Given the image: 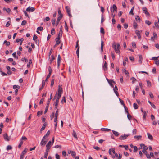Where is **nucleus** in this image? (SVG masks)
Here are the masks:
<instances>
[{
	"instance_id": "1",
	"label": "nucleus",
	"mask_w": 159,
	"mask_h": 159,
	"mask_svg": "<svg viewBox=\"0 0 159 159\" xmlns=\"http://www.w3.org/2000/svg\"><path fill=\"white\" fill-rule=\"evenodd\" d=\"M142 148H143V150H142L143 152L145 154H146L147 153L146 150L148 149V147L146 146L144 144L142 143L140 144V147L139 148V149Z\"/></svg>"
},
{
	"instance_id": "2",
	"label": "nucleus",
	"mask_w": 159,
	"mask_h": 159,
	"mask_svg": "<svg viewBox=\"0 0 159 159\" xmlns=\"http://www.w3.org/2000/svg\"><path fill=\"white\" fill-rule=\"evenodd\" d=\"M66 12L69 16L71 17L72 16L70 12V8L68 6L66 7Z\"/></svg>"
},
{
	"instance_id": "3",
	"label": "nucleus",
	"mask_w": 159,
	"mask_h": 159,
	"mask_svg": "<svg viewBox=\"0 0 159 159\" xmlns=\"http://www.w3.org/2000/svg\"><path fill=\"white\" fill-rule=\"evenodd\" d=\"M129 135V134H124L120 136L119 139L120 140H124L126 139Z\"/></svg>"
},
{
	"instance_id": "4",
	"label": "nucleus",
	"mask_w": 159,
	"mask_h": 159,
	"mask_svg": "<svg viewBox=\"0 0 159 159\" xmlns=\"http://www.w3.org/2000/svg\"><path fill=\"white\" fill-rule=\"evenodd\" d=\"M27 152V149L25 148L24 151H22L21 155L20 156V158H23L24 155Z\"/></svg>"
},
{
	"instance_id": "5",
	"label": "nucleus",
	"mask_w": 159,
	"mask_h": 159,
	"mask_svg": "<svg viewBox=\"0 0 159 159\" xmlns=\"http://www.w3.org/2000/svg\"><path fill=\"white\" fill-rule=\"evenodd\" d=\"M35 10L34 7H28L26 9V11L29 12H33Z\"/></svg>"
},
{
	"instance_id": "6",
	"label": "nucleus",
	"mask_w": 159,
	"mask_h": 159,
	"mask_svg": "<svg viewBox=\"0 0 159 159\" xmlns=\"http://www.w3.org/2000/svg\"><path fill=\"white\" fill-rule=\"evenodd\" d=\"M135 33L138 36L139 39H140L141 36L140 35V32L139 30H137L135 31Z\"/></svg>"
},
{
	"instance_id": "7",
	"label": "nucleus",
	"mask_w": 159,
	"mask_h": 159,
	"mask_svg": "<svg viewBox=\"0 0 159 159\" xmlns=\"http://www.w3.org/2000/svg\"><path fill=\"white\" fill-rule=\"evenodd\" d=\"M142 10L147 15H149V13L147 11V9L146 7H143L142 8Z\"/></svg>"
},
{
	"instance_id": "8",
	"label": "nucleus",
	"mask_w": 159,
	"mask_h": 159,
	"mask_svg": "<svg viewBox=\"0 0 159 159\" xmlns=\"http://www.w3.org/2000/svg\"><path fill=\"white\" fill-rule=\"evenodd\" d=\"M4 139L7 141H9L10 139V138L9 137L7 134H5L4 135Z\"/></svg>"
},
{
	"instance_id": "9",
	"label": "nucleus",
	"mask_w": 159,
	"mask_h": 159,
	"mask_svg": "<svg viewBox=\"0 0 159 159\" xmlns=\"http://www.w3.org/2000/svg\"><path fill=\"white\" fill-rule=\"evenodd\" d=\"M117 9V7L116 5L115 4H113L112 6V7L111 8V12H114L115 11H116Z\"/></svg>"
},
{
	"instance_id": "10",
	"label": "nucleus",
	"mask_w": 159,
	"mask_h": 159,
	"mask_svg": "<svg viewBox=\"0 0 159 159\" xmlns=\"http://www.w3.org/2000/svg\"><path fill=\"white\" fill-rule=\"evenodd\" d=\"M62 15H61L60 16L57 18V20L56 24V25H58V24L60 21V20L61 18H62Z\"/></svg>"
},
{
	"instance_id": "11",
	"label": "nucleus",
	"mask_w": 159,
	"mask_h": 159,
	"mask_svg": "<svg viewBox=\"0 0 159 159\" xmlns=\"http://www.w3.org/2000/svg\"><path fill=\"white\" fill-rule=\"evenodd\" d=\"M113 90L116 95L118 96L119 95V94L117 92L118 88L116 86H115V87H114L113 89Z\"/></svg>"
},
{
	"instance_id": "12",
	"label": "nucleus",
	"mask_w": 159,
	"mask_h": 159,
	"mask_svg": "<svg viewBox=\"0 0 159 159\" xmlns=\"http://www.w3.org/2000/svg\"><path fill=\"white\" fill-rule=\"evenodd\" d=\"M45 139H43V138L42 139V140L40 143V145L41 146L45 145L47 142V140H45Z\"/></svg>"
},
{
	"instance_id": "13",
	"label": "nucleus",
	"mask_w": 159,
	"mask_h": 159,
	"mask_svg": "<svg viewBox=\"0 0 159 159\" xmlns=\"http://www.w3.org/2000/svg\"><path fill=\"white\" fill-rule=\"evenodd\" d=\"M62 85H60L58 86V93H62V89L61 87Z\"/></svg>"
},
{
	"instance_id": "14",
	"label": "nucleus",
	"mask_w": 159,
	"mask_h": 159,
	"mask_svg": "<svg viewBox=\"0 0 159 159\" xmlns=\"http://www.w3.org/2000/svg\"><path fill=\"white\" fill-rule=\"evenodd\" d=\"M61 57L60 55H58L57 57V65L59 67L61 61Z\"/></svg>"
},
{
	"instance_id": "15",
	"label": "nucleus",
	"mask_w": 159,
	"mask_h": 159,
	"mask_svg": "<svg viewBox=\"0 0 159 159\" xmlns=\"http://www.w3.org/2000/svg\"><path fill=\"white\" fill-rule=\"evenodd\" d=\"M55 41L56 43V45H58L60 44V41L59 36H58V37L56 39Z\"/></svg>"
},
{
	"instance_id": "16",
	"label": "nucleus",
	"mask_w": 159,
	"mask_h": 159,
	"mask_svg": "<svg viewBox=\"0 0 159 159\" xmlns=\"http://www.w3.org/2000/svg\"><path fill=\"white\" fill-rule=\"evenodd\" d=\"M103 68L105 71L107 70V64L106 61L104 62V64L103 66Z\"/></svg>"
},
{
	"instance_id": "17",
	"label": "nucleus",
	"mask_w": 159,
	"mask_h": 159,
	"mask_svg": "<svg viewBox=\"0 0 159 159\" xmlns=\"http://www.w3.org/2000/svg\"><path fill=\"white\" fill-rule=\"evenodd\" d=\"M61 93H57L56 94V96H57V98L56 99V101H59V100L61 97Z\"/></svg>"
},
{
	"instance_id": "18",
	"label": "nucleus",
	"mask_w": 159,
	"mask_h": 159,
	"mask_svg": "<svg viewBox=\"0 0 159 159\" xmlns=\"http://www.w3.org/2000/svg\"><path fill=\"white\" fill-rule=\"evenodd\" d=\"M113 48H114L116 53L119 54L120 53L119 49L116 48V45L113 46Z\"/></svg>"
},
{
	"instance_id": "19",
	"label": "nucleus",
	"mask_w": 159,
	"mask_h": 159,
	"mask_svg": "<svg viewBox=\"0 0 159 159\" xmlns=\"http://www.w3.org/2000/svg\"><path fill=\"white\" fill-rule=\"evenodd\" d=\"M148 137L151 140H152L153 139L152 136L149 133H147Z\"/></svg>"
},
{
	"instance_id": "20",
	"label": "nucleus",
	"mask_w": 159,
	"mask_h": 159,
	"mask_svg": "<svg viewBox=\"0 0 159 159\" xmlns=\"http://www.w3.org/2000/svg\"><path fill=\"white\" fill-rule=\"evenodd\" d=\"M50 132V130L48 131V132H47V133L43 137V139H45L49 135Z\"/></svg>"
},
{
	"instance_id": "21",
	"label": "nucleus",
	"mask_w": 159,
	"mask_h": 159,
	"mask_svg": "<svg viewBox=\"0 0 159 159\" xmlns=\"http://www.w3.org/2000/svg\"><path fill=\"white\" fill-rule=\"evenodd\" d=\"M103 46H104V43H103V41L102 40L101 41V48L102 53V52H103Z\"/></svg>"
},
{
	"instance_id": "22",
	"label": "nucleus",
	"mask_w": 159,
	"mask_h": 159,
	"mask_svg": "<svg viewBox=\"0 0 159 159\" xmlns=\"http://www.w3.org/2000/svg\"><path fill=\"white\" fill-rule=\"evenodd\" d=\"M52 143L51 142V141H49L48 144L46 145V147H47V148H51V145Z\"/></svg>"
},
{
	"instance_id": "23",
	"label": "nucleus",
	"mask_w": 159,
	"mask_h": 159,
	"mask_svg": "<svg viewBox=\"0 0 159 159\" xmlns=\"http://www.w3.org/2000/svg\"><path fill=\"white\" fill-rule=\"evenodd\" d=\"M49 59L50 63H51L54 60L55 58L54 56L52 55L51 56V58H50V56L49 57Z\"/></svg>"
},
{
	"instance_id": "24",
	"label": "nucleus",
	"mask_w": 159,
	"mask_h": 159,
	"mask_svg": "<svg viewBox=\"0 0 159 159\" xmlns=\"http://www.w3.org/2000/svg\"><path fill=\"white\" fill-rule=\"evenodd\" d=\"M58 102L59 101H56V102L54 104L55 109H56L57 108Z\"/></svg>"
},
{
	"instance_id": "25",
	"label": "nucleus",
	"mask_w": 159,
	"mask_h": 159,
	"mask_svg": "<svg viewBox=\"0 0 159 159\" xmlns=\"http://www.w3.org/2000/svg\"><path fill=\"white\" fill-rule=\"evenodd\" d=\"M72 134L74 138H75L76 139H77V137L76 135V134L75 131L74 130L73 131Z\"/></svg>"
},
{
	"instance_id": "26",
	"label": "nucleus",
	"mask_w": 159,
	"mask_h": 159,
	"mask_svg": "<svg viewBox=\"0 0 159 159\" xmlns=\"http://www.w3.org/2000/svg\"><path fill=\"white\" fill-rule=\"evenodd\" d=\"M62 26H61V27L60 29L59 32L58 36H59V37H60V35L61 37L62 34V31L61 29Z\"/></svg>"
},
{
	"instance_id": "27",
	"label": "nucleus",
	"mask_w": 159,
	"mask_h": 159,
	"mask_svg": "<svg viewBox=\"0 0 159 159\" xmlns=\"http://www.w3.org/2000/svg\"><path fill=\"white\" fill-rule=\"evenodd\" d=\"M142 136L141 135L139 136H134V138L137 140H139V139H141V138Z\"/></svg>"
},
{
	"instance_id": "28",
	"label": "nucleus",
	"mask_w": 159,
	"mask_h": 159,
	"mask_svg": "<svg viewBox=\"0 0 159 159\" xmlns=\"http://www.w3.org/2000/svg\"><path fill=\"white\" fill-rule=\"evenodd\" d=\"M114 83V84H115V81H113V80H111V81L109 82V83L110 86L112 87H114V86L112 84V83Z\"/></svg>"
},
{
	"instance_id": "29",
	"label": "nucleus",
	"mask_w": 159,
	"mask_h": 159,
	"mask_svg": "<svg viewBox=\"0 0 159 159\" xmlns=\"http://www.w3.org/2000/svg\"><path fill=\"white\" fill-rule=\"evenodd\" d=\"M112 132L113 134L116 136H118L119 135V133L116 131H115L114 130H112Z\"/></svg>"
},
{
	"instance_id": "30",
	"label": "nucleus",
	"mask_w": 159,
	"mask_h": 159,
	"mask_svg": "<svg viewBox=\"0 0 159 159\" xmlns=\"http://www.w3.org/2000/svg\"><path fill=\"white\" fill-rule=\"evenodd\" d=\"M47 125L45 123H44L40 129V131L44 130L46 126Z\"/></svg>"
},
{
	"instance_id": "31",
	"label": "nucleus",
	"mask_w": 159,
	"mask_h": 159,
	"mask_svg": "<svg viewBox=\"0 0 159 159\" xmlns=\"http://www.w3.org/2000/svg\"><path fill=\"white\" fill-rule=\"evenodd\" d=\"M101 130L102 131H110L111 130L107 128H102L101 129Z\"/></svg>"
},
{
	"instance_id": "32",
	"label": "nucleus",
	"mask_w": 159,
	"mask_h": 159,
	"mask_svg": "<svg viewBox=\"0 0 159 159\" xmlns=\"http://www.w3.org/2000/svg\"><path fill=\"white\" fill-rule=\"evenodd\" d=\"M32 63V60L31 59H30L27 65V67L28 68L30 67V64Z\"/></svg>"
},
{
	"instance_id": "33",
	"label": "nucleus",
	"mask_w": 159,
	"mask_h": 159,
	"mask_svg": "<svg viewBox=\"0 0 159 159\" xmlns=\"http://www.w3.org/2000/svg\"><path fill=\"white\" fill-rule=\"evenodd\" d=\"M4 43H5L6 44V46H7L9 45H10V42H8V41H7L6 40H5L4 41Z\"/></svg>"
},
{
	"instance_id": "34",
	"label": "nucleus",
	"mask_w": 159,
	"mask_h": 159,
	"mask_svg": "<svg viewBox=\"0 0 159 159\" xmlns=\"http://www.w3.org/2000/svg\"><path fill=\"white\" fill-rule=\"evenodd\" d=\"M123 71L124 72L125 74L129 76V72L126 70L125 69H123Z\"/></svg>"
},
{
	"instance_id": "35",
	"label": "nucleus",
	"mask_w": 159,
	"mask_h": 159,
	"mask_svg": "<svg viewBox=\"0 0 159 159\" xmlns=\"http://www.w3.org/2000/svg\"><path fill=\"white\" fill-rule=\"evenodd\" d=\"M58 115V109H57V111H56L55 114H54L55 117L57 118Z\"/></svg>"
},
{
	"instance_id": "36",
	"label": "nucleus",
	"mask_w": 159,
	"mask_h": 159,
	"mask_svg": "<svg viewBox=\"0 0 159 159\" xmlns=\"http://www.w3.org/2000/svg\"><path fill=\"white\" fill-rule=\"evenodd\" d=\"M133 107L134 109H136L138 108V106L136 103H134L133 104Z\"/></svg>"
},
{
	"instance_id": "37",
	"label": "nucleus",
	"mask_w": 159,
	"mask_h": 159,
	"mask_svg": "<svg viewBox=\"0 0 159 159\" xmlns=\"http://www.w3.org/2000/svg\"><path fill=\"white\" fill-rule=\"evenodd\" d=\"M137 24L135 22H134L133 23V27L134 28L136 29L137 28Z\"/></svg>"
},
{
	"instance_id": "38",
	"label": "nucleus",
	"mask_w": 159,
	"mask_h": 159,
	"mask_svg": "<svg viewBox=\"0 0 159 159\" xmlns=\"http://www.w3.org/2000/svg\"><path fill=\"white\" fill-rule=\"evenodd\" d=\"M100 32L101 33L104 34L105 33L104 29L103 27H101L100 29Z\"/></svg>"
},
{
	"instance_id": "39",
	"label": "nucleus",
	"mask_w": 159,
	"mask_h": 159,
	"mask_svg": "<svg viewBox=\"0 0 159 159\" xmlns=\"http://www.w3.org/2000/svg\"><path fill=\"white\" fill-rule=\"evenodd\" d=\"M23 141H22L21 140H20V143H19V144L18 145V148H20L23 144Z\"/></svg>"
},
{
	"instance_id": "40",
	"label": "nucleus",
	"mask_w": 159,
	"mask_h": 159,
	"mask_svg": "<svg viewBox=\"0 0 159 159\" xmlns=\"http://www.w3.org/2000/svg\"><path fill=\"white\" fill-rule=\"evenodd\" d=\"M27 138L25 136H23L20 139V140H21L22 141L23 140L24 141H26L27 140Z\"/></svg>"
},
{
	"instance_id": "41",
	"label": "nucleus",
	"mask_w": 159,
	"mask_h": 159,
	"mask_svg": "<svg viewBox=\"0 0 159 159\" xmlns=\"http://www.w3.org/2000/svg\"><path fill=\"white\" fill-rule=\"evenodd\" d=\"M147 83L148 86L149 87H151V82L148 80H147Z\"/></svg>"
},
{
	"instance_id": "42",
	"label": "nucleus",
	"mask_w": 159,
	"mask_h": 159,
	"mask_svg": "<svg viewBox=\"0 0 159 159\" xmlns=\"http://www.w3.org/2000/svg\"><path fill=\"white\" fill-rule=\"evenodd\" d=\"M43 30V28L41 26L39 27H38L37 28V30L42 31Z\"/></svg>"
},
{
	"instance_id": "43",
	"label": "nucleus",
	"mask_w": 159,
	"mask_h": 159,
	"mask_svg": "<svg viewBox=\"0 0 159 159\" xmlns=\"http://www.w3.org/2000/svg\"><path fill=\"white\" fill-rule=\"evenodd\" d=\"M70 152L71 153V155L73 157H75L76 155V153L75 152L73 151H70Z\"/></svg>"
},
{
	"instance_id": "44",
	"label": "nucleus",
	"mask_w": 159,
	"mask_h": 159,
	"mask_svg": "<svg viewBox=\"0 0 159 159\" xmlns=\"http://www.w3.org/2000/svg\"><path fill=\"white\" fill-rule=\"evenodd\" d=\"M66 102V100L65 99V96H64L63 98L61 100V102L62 103H63V102L65 103Z\"/></svg>"
},
{
	"instance_id": "45",
	"label": "nucleus",
	"mask_w": 159,
	"mask_h": 159,
	"mask_svg": "<svg viewBox=\"0 0 159 159\" xmlns=\"http://www.w3.org/2000/svg\"><path fill=\"white\" fill-rule=\"evenodd\" d=\"M12 149V147L10 145H8L7 147V150H9L11 149Z\"/></svg>"
},
{
	"instance_id": "46",
	"label": "nucleus",
	"mask_w": 159,
	"mask_h": 159,
	"mask_svg": "<svg viewBox=\"0 0 159 159\" xmlns=\"http://www.w3.org/2000/svg\"><path fill=\"white\" fill-rule=\"evenodd\" d=\"M51 33L52 35H53L55 34V29L54 28L52 29Z\"/></svg>"
},
{
	"instance_id": "47",
	"label": "nucleus",
	"mask_w": 159,
	"mask_h": 159,
	"mask_svg": "<svg viewBox=\"0 0 159 159\" xmlns=\"http://www.w3.org/2000/svg\"><path fill=\"white\" fill-rule=\"evenodd\" d=\"M55 116L54 113V112H52V114L50 116L51 120H52V119L53 118L54 116Z\"/></svg>"
},
{
	"instance_id": "48",
	"label": "nucleus",
	"mask_w": 159,
	"mask_h": 159,
	"mask_svg": "<svg viewBox=\"0 0 159 159\" xmlns=\"http://www.w3.org/2000/svg\"><path fill=\"white\" fill-rule=\"evenodd\" d=\"M127 116L129 120H130L131 119H132V116H131V115L130 114H129V113H128L127 114Z\"/></svg>"
},
{
	"instance_id": "49",
	"label": "nucleus",
	"mask_w": 159,
	"mask_h": 159,
	"mask_svg": "<svg viewBox=\"0 0 159 159\" xmlns=\"http://www.w3.org/2000/svg\"><path fill=\"white\" fill-rule=\"evenodd\" d=\"M79 49H80V47H79L77 48V49L76 51V54L78 56V57H79Z\"/></svg>"
},
{
	"instance_id": "50",
	"label": "nucleus",
	"mask_w": 159,
	"mask_h": 159,
	"mask_svg": "<svg viewBox=\"0 0 159 159\" xmlns=\"http://www.w3.org/2000/svg\"><path fill=\"white\" fill-rule=\"evenodd\" d=\"M159 56L158 57H153L152 58V60H155V61L157 60V58L159 57Z\"/></svg>"
},
{
	"instance_id": "51",
	"label": "nucleus",
	"mask_w": 159,
	"mask_h": 159,
	"mask_svg": "<svg viewBox=\"0 0 159 159\" xmlns=\"http://www.w3.org/2000/svg\"><path fill=\"white\" fill-rule=\"evenodd\" d=\"M145 23L146 24H147L149 25H150L151 23V22L148 20L145 21Z\"/></svg>"
},
{
	"instance_id": "52",
	"label": "nucleus",
	"mask_w": 159,
	"mask_h": 159,
	"mask_svg": "<svg viewBox=\"0 0 159 159\" xmlns=\"http://www.w3.org/2000/svg\"><path fill=\"white\" fill-rule=\"evenodd\" d=\"M0 72L1 73L2 75V76H7V74L6 73L3 72V71H0Z\"/></svg>"
},
{
	"instance_id": "53",
	"label": "nucleus",
	"mask_w": 159,
	"mask_h": 159,
	"mask_svg": "<svg viewBox=\"0 0 159 159\" xmlns=\"http://www.w3.org/2000/svg\"><path fill=\"white\" fill-rule=\"evenodd\" d=\"M27 23V22L25 20H23L21 23L22 25H25Z\"/></svg>"
},
{
	"instance_id": "54",
	"label": "nucleus",
	"mask_w": 159,
	"mask_h": 159,
	"mask_svg": "<svg viewBox=\"0 0 159 159\" xmlns=\"http://www.w3.org/2000/svg\"><path fill=\"white\" fill-rule=\"evenodd\" d=\"M135 19L136 20L139 21H140V17L138 16H136L135 18Z\"/></svg>"
},
{
	"instance_id": "55",
	"label": "nucleus",
	"mask_w": 159,
	"mask_h": 159,
	"mask_svg": "<svg viewBox=\"0 0 159 159\" xmlns=\"http://www.w3.org/2000/svg\"><path fill=\"white\" fill-rule=\"evenodd\" d=\"M132 46L133 48H136V43L135 42H132Z\"/></svg>"
},
{
	"instance_id": "56",
	"label": "nucleus",
	"mask_w": 159,
	"mask_h": 159,
	"mask_svg": "<svg viewBox=\"0 0 159 159\" xmlns=\"http://www.w3.org/2000/svg\"><path fill=\"white\" fill-rule=\"evenodd\" d=\"M104 20L105 19L104 18L103 15H102L101 16V23H102Z\"/></svg>"
},
{
	"instance_id": "57",
	"label": "nucleus",
	"mask_w": 159,
	"mask_h": 159,
	"mask_svg": "<svg viewBox=\"0 0 159 159\" xmlns=\"http://www.w3.org/2000/svg\"><path fill=\"white\" fill-rule=\"evenodd\" d=\"M134 152H136L138 150V148L136 146H134Z\"/></svg>"
},
{
	"instance_id": "58",
	"label": "nucleus",
	"mask_w": 159,
	"mask_h": 159,
	"mask_svg": "<svg viewBox=\"0 0 159 159\" xmlns=\"http://www.w3.org/2000/svg\"><path fill=\"white\" fill-rule=\"evenodd\" d=\"M56 20L55 19H52V24L53 25H54L55 23Z\"/></svg>"
},
{
	"instance_id": "59",
	"label": "nucleus",
	"mask_w": 159,
	"mask_h": 159,
	"mask_svg": "<svg viewBox=\"0 0 159 159\" xmlns=\"http://www.w3.org/2000/svg\"><path fill=\"white\" fill-rule=\"evenodd\" d=\"M21 61H25V62H28V60L25 58H22L21 59Z\"/></svg>"
},
{
	"instance_id": "60",
	"label": "nucleus",
	"mask_w": 159,
	"mask_h": 159,
	"mask_svg": "<svg viewBox=\"0 0 159 159\" xmlns=\"http://www.w3.org/2000/svg\"><path fill=\"white\" fill-rule=\"evenodd\" d=\"M143 114H144L143 115V119H145L146 118V113L145 111H144Z\"/></svg>"
},
{
	"instance_id": "61",
	"label": "nucleus",
	"mask_w": 159,
	"mask_h": 159,
	"mask_svg": "<svg viewBox=\"0 0 159 159\" xmlns=\"http://www.w3.org/2000/svg\"><path fill=\"white\" fill-rule=\"evenodd\" d=\"M137 133V130L136 129H134L132 131V133L133 134H136Z\"/></svg>"
},
{
	"instance_id": "62",
	"label": "nucleus",
	"mask_w": 159,
	"mask_h": 159,
	"mask_svg": "<svg viewBox=\"0 0 159 159\" xmlns=\"http://www.w3.org/2000/svg\"><path fill=\"white\" fill-rule=\"evenodd\" d=\"M54 82V80L53 79H52L51 80V86H52L53 85Z\"/></svg>"
},
{
	"instance_id": "63",
	"label": "nucleus",
	"mask_w": 159,
	"mask_h": 159,
	"mask_svg": "<svg viewBox=\"0 0 159 159\" xmlns=\"http://www.w3.org/2000/svg\"><path fill=\"white\" fill-rule=\"evenodd\" d=\"M149 95L150 97L151 98H153V94L151 92H149Z\"/></svg>"
},
{
	"instance_id": "64",
	"label": "nucleus",
	"mask_w": 159,
	"mask_h": 159,
	"mask_svg": "<svg viewBox=\"0 0 159 159\" xmlns=\"http://www.w3.org/2000/svg\"><path fill=\"white\" fill-rule=\"evenodd\" d=\"M155 63L157 65H159V60H157L155 61Z\"/></svg>"
}]
</instances>
